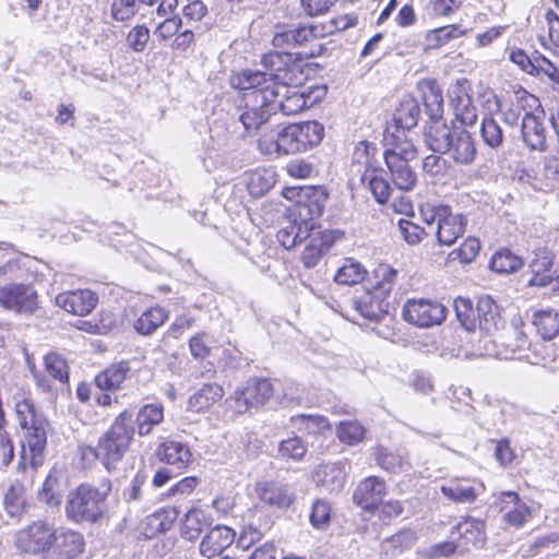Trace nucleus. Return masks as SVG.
<instances>
[{"label": "nucleus", "instance_id": "obj_17", "mask_svg": "<svg viewBox=\"0 0 559 559\" xmlns=\"http://www.w3.org/2000/svg\"><path fill=\"white\" fill-rule=\"evenodd\" d=\"M522 138L531 150L544 151L546 148L547 131L543 110L524 114L522 118Z\"/></svg>", "mask_w": 559, "mask_h": 559}, {"label": "nucleus", "instance_id": "obj_35", "mask_svg": "<svg viewBox=\"0 0 559 559\" xmlns=\"http://www.w3.org/2000/svg\"><path fill=\"white\" fill-rule=\"evenodd\" d=\"M417 157V148L404 132L396 135L393 146L385 151V163H409Z\"/></svg>", "mask_w": 559, "mask_h": 559}, {"label": "nucleus", "instance_id": "obj_49", "mask_svg": "<svg viewBox=\"0 0 559 559\" xmlns=\"http://www.w3.org/2000/svg\"><path fill=\"white\" fill-rule=\"evenodd\" d=\"M361 182L367 185L376 201L383 204L389 200L391 188L389 182L379 176L376 169L365 170L361 176Z\"/></svg>", "mask_w": 559, "mask_h": 559}, {"label": "nucleus", "instance_id": "obj_7", "mask_svg": "<svg viewBox=\"0 0 559 559\" xmlns=\"http://www.w3.org/2000/svg\"><path fill=\"white\" fill-rule=\"evenodd\" d=\"M402 317L412 325L428 329L445 320L447 308L431 299H408L403 306Z\"/></svg>", "mask_w": 559, "mask_h": 559}, {"label": "nucleus", "instance_id": "obj_24", "mask_svg": "<svg viewBox=\"0 0 559 559\" xmlns=\"http://www.w3.org/2000/svg\"><path fill=\"white\" fill-rule=\"evenodd\" d=\"M234 537L235 533L231 528L217 525L203 537L200 544V552L203 557L213 558L230 546Z\"/></svg>", "mask_w": 559, "mask_h": 559}, {"label": "nucleus", "instance_id": "obj_6", "mask_svg": "<svg viewBox=\"0 0 559 559\" xmlns=\"http://www.w3.org/2000/svg\"><path fill=\"white\" fill-rule=\"evenodd\" d=\"M132 413L121 412L109 430L99 439L97 452L107 462H116L128 451L134 436Z\"/></svg>", "mask_w": 559, "mask_h": 559}, {"label": "nucleus", "instance_id": "obj_51", "mask_svg": "<svg viewBox=\"0 0 559 559\" xmlns=\"http://www.w3.org/2000/svg\"><path fill=\"white\" fill-rule=\"evenodd\" d=\"M376 460L383 469L394 474L405 472L409 467V463L406 457L389 452L383 447H378L376 449Z\"/></svg>", "mask_w": 559, "mask_h": 559}, {"label": "nucleus", "instance_id": "obj_21", "mask_svg": "<svg viewBox=\"0 0 559 559\" xmlns=\"http://www.w3.org/2000/svg\"><path fill=\"white\" fill-rule=\"evenodd\" d=\"M312 480L328 492H338L346 480L345 466L341 463L321 464L312 472Z\"/></svg>", "mask_w": 559, "mask_h": 559}, {"label": "nucleus", "instance_id": "obj_55", "mask_svg": "<svg viewBox=\"0 0 559 559\" xmlns=\"http://www.w3.org/2000/svg\"><path fill=\"white\" fill-rule=\"evenodd\" d=\"M487 102L489 104V109H496L502 112L504 121L514 126L518 123L521 115L522 105L520 102L518 103H511L509 108L504 109V104L498 98L496 94L492 92H489Z\"/></svg>", "mask_w": 559, "mask_h": 559}, {"label": "nucleus", "instance_id": "obj_42", "mask_svg": "<svg viewBox=\"0 0 559 559\" xmlns=\"http://www.w3.org/2000/svg\"><path fill=\"white\" fill-rule=\"evenodd\" d=\"M311 229L304 224L288 221V225L277 231L278 242L287 250L294 248L297 243L310 237Z\"/></svg>", "mask_w": 559, "mask_h": 559}, {"label": "nucleus", "instance_id": "obj_63", "mask_svg": "<svg viewBox=\"0 0 559 559\" xmlns=\"http://www.w3.org/2000/svg\"><path fill=\"white\" fill-rule=\"evenodd\" d=\"M45 368L55 379H58L61 382L68 380V365L60 355L51 353L45 356Z\"/></svg>", "mask_w": 559, "mask_h": 559}, {"label": "nucleus", "instance_id": "obj_15", "mask_svg": "<svg viewBox=\"0 0 559 559\" xmlns=\"http://www.w3.org/2000/svg\"><path fill=\"white\" fill-rule=\"evenodd\" d=\"M98 297L90 289H76L60 293L55 298V304L74 316H86L96 307Z\"/></svg>", "mask_w": 559, "mask_h": 559}, {"label": "nucleus", "instance_id": "obj_37", "mask_svg": "<svg viewBox=\"0 0 559 559\" xmlns=\"http://www.w3.org/2000/svg\"><path fill=\"white\" fill-rule=\"evenodd\" d=\"M210 524L203 511L191 509L183 516L180 534L188 540H195Z\"/></svg>", "mask_w": 559, "mask_h": 559}, {"label": "nucleus", "instance_id": "obj_39", "mask_svg": "<svg viewBox=\"0 0 559 559\" xmlns=\"http://www.w3.org/2000/svg\"><path fill=\"white\" fill-rule=\"evenodd\" d=\"M311 31L306 26L293 28L277 27L274 33L272 44L275 48L288 49L307 40Z\"/></svg>", "mask_w": 559, "mask_h": 559}, {"label": "nucleus", "instance_id": "obj_2", "mask_svg": "<svg viewBox=\"0 0 559 559\" xmlns=\"http://www.w3.org/2000/svg\"><path fill=\"white\" fill-rule=\"evenodd\" d=\"M84 549L85 539L80 532L37 524V559H75Z\"/></svg>", "mask_w": 559, "mask_h": 559}, {"label": "nucleus", "instance_id": "obj_41", "mask_svg": "<svg viewBox=\"0 0 559 559\" xmlns=\"http://www.w3.org/2000/svg\"><path fill=\"white\" fill-rule=\"evenodd\" d=\"M533 324L544 340H552L559 333V311L539 310L534 314Z\"/></svg>", "mask_w": 559, "mask_h": 559}, {"label": "nucleus", "instance_id": "obj_52", "mask_svg": "<svg viewBox=\"0 0 559 559\" xmlns=\"http://www.w3.org/2000/svg\"><path fill=\"white\" fill-rule=\"evenodd\" d=\"M453 307L455 314L462 326L469 332L477 331L476 323V308H473V302L468 298L457 297L454 299Z\"/></svg>", "mask_w": 559, "mask_h": 559}, {"label": "nucleus", "instance_id": "obj_5", "mask_svg": "<svg viewBox=\"0 0 559 559\" xmlns=\"http://www.w3.org/2000/svg\"><path fill=\"white\" fill-rule=\"evenodd\" d=\"M530 347V341L524 331V322L521 317H514L509 326L496 338L485 340L479 346L480 356L499 357L503 359L521 358L522 353Z\"/></svg>", "mask_w": 559, "mask_h": 559}, {"label": "nucleus", "instance_id": "obj_34", "mask_svg": "<svg viewBox=\"0 0 559 559\" xmlns=\"http://www.w3.org/2000/svg\"><path fill=\"white\" fill-rule=\"evenodd\" d=\"M129 371L128 361L112 364L96 376L95 383L100 390H117L126 380Z\"/></svg>", "mask_w": 559, "mask_h": 559}, {"label": "nucleus", "instance_id": "obj_1", "mask_svg": "<svg viewBox=\"0 0 559 559\" xmlns=\"http://www.w3.org/2000/svg\"><path fill=\"white\" fill-rule=\"evenodd\" d=\"M261 62L275 78L267 102L275 108L278 107L284 115H296L305 108L312 107L324 97L326 93L324 86H299L304 80V73L300 66L293 61L290 53L271 51L263 55Z\"/></svg>", "mask_w": 559, "mask_h": 559}, {"label": "nucleus", "instance_id": "obj_56", "mask_svg": "<svg viewBox=\"0 0 559 559\" xmlns=\"http://www.w3.org/2000/svg\"><path fill=\"white\" fill-rule=\"evenodd\" d=\"M337 437L348 445L359 443L365 437V428L358 421H343L337 427Z\"/></svg>", "mask_w": 559, "mask_h": 559}, {"label": "nucleus", "instance_id": "obj_16", "mask_svg": "<svg viewBox=\"0 0 559 559\" xmlns=\"http://www.w3.org/2000/svg\"><path fill=\"white\" fill-rule=\"evenodd\" d=\"M476 313L477 330L488 337L496 338L503 328V320L495 300L489 296L480 297L476 305Z\"/></svg>", "mask_w": 559, "mask_h": 559}, {"label": "nucleus", "instance_id": "obj_31", "mask_svg": "<svg viewBox=\"0 0 559 559\" xmlns=\"http://www.w3.org/2000/svg\"><path fill=\"white\" fill-rule=\"evenodd\" d=\"M297 144L300 152H305L318 145L324 135V128L318 121H305L293 123Z\"/></svg>", "mask_w": 559, "mask_h": 559}, {"label": "nucleus", "instance_id": "obj_8", "mask_svg": "<svg viewBox=\"0 0 559 559\" xmlns=\"http://www.w3.org/2000/svg\"><path fill=\"white\" fill-rule=\"evenodd\" d=\"M273 393V385L269 380H249L235 391L228 402L236 413L243 414L251 407L264 405Z\"/></svg>", "mask_w": 559, "mask_h": 559}, {"label": "nucleus", "instance_id": "obj_32", "mask_svg": "<svg viewBox=\"0 0 559 559\" xmlns=\"http://www.w3.org/2000/svg\"><path fill=\"white\" fill-rule=\"evenodd\" d=\"M418 88L429 115V118L442 116L443 95L442 90L433 80H423L418 83Z\"/></svg>", "mask_w": 559, "mask_h": 559}, {"label": "nucleus", "instance_id": "obj_38", "mask_svg": "<svg viewBox=\"0 0 559 559\" xmlns=\"http://www.w3.org/2000/svg\"><path fill=\"white\" fill-rule=\"evenodd\" d=\"M457 532L464 540V546L483 547L486 540L485 523L480 520L466 519L457 524Z\"/></svg>", "mask_w": 559, "mask_h": 559}, {"label": "nucleus", "instance_id": "obj_64", "mask_svg": "<svg viewBox=\"0 0 559 559\" xmlns=\"http://www.w3.org/2000/svg\"><path fill=\"white\" fill-rule=\"evenodd\" d=\"M464 32L457 25H447L436 28L427 35V39L431 46H441L452 38L460 37Z\"/></svg>", "mask_w": 559, "mask_h": 559}, {"label": "nucleus", "instance_id": "obj_4", "mask_svg": "<svg viewBox=\"0 0 559 559\" xmlns=\"http://www.w3.org/2000/svg\"><path fill=\"white\" fill-rule=\"evenodd\" d=\"M109 481L102 489L81 485L69 493L66 504L68 518L74 522L96 523L100 521L107 511L106 499L110 492Z\"/></svg>", "mask_w": 559, "mask_h": 559}, {"label": "nucleus", "instance_id": "obj_13", "mask_svg": "<svg viewBox=\"0 0 559 559\" xmlns=\"http://www.w3.org/2000/svg\"><path fill=\"white\" fill-rule=\"evenodd\" d=\"M444 498L454 503H473L485 491L483 481L469 478H450L440 487Z\"/></svg>", "mask_w": 559, "mask_h": 559}, {"label": "nucleus", "instance_id": "obj_10", "mask_svg": "<svg viewBox=\"0 0 559 559\" xmlns=\"http://www.w3.org/2000/svg\"><path fill=\"white\" fill-rule=\"evenodd\" d=\"M264 69L265 71L243 69L234 72L229 78V84L236 90H257L253 93L254 103H259V98L263 102L270 100L269 92L275 84V78L271 75L270 69Z\"/></svg>", "mask_w": 559, "mask_h": 559}, {"label": "nucleus", "instance_id": "obj_11", "mask_svg": "<svg viewBox=\"0 0 559 559\" xmlns=\"http://www.w3.org/2000/svg\"><path fill=\"white\" fill-rule=\"evenodd\" d=\"M16 416L22 429L25 430L26 443L22 442L20 459V466L25 468L27 465L32 468L35 467V409L31 400L23 399L16 402L15 405Z\"/></svg>", "mask_w": 559, "mask_h": 559}, {"label": "nucleus", "instance_id": "obj_25", "mask_svg": "<svg viewBox=\"0 0 559 559\" xmlns=\"http://www.w3.org/2000/svg\"><path fill=\"white\" fill-rule=\"evenodd\" d=\"M500 502L501 510L504 512L503 519L512 526H522L532 515L527 504L522 502L514 491L502 492Z\"/></svg>", "mask_w": 559, "mask_h": 559}, {"label": "nucleus", "instance_id": "obj_23", "mask_svg": "<svg viewBox=\"0 0 559 559\" xmlns=\"http://www.w3.org/2000/svg\"><path fill=\"white\" fill-rule=\"evenodd\" d=\"M466 221L460 214H453L451 210H441L437 228V239L442 246H452L464 234Z\"/></svg>", "mask_w": 559, "mask_h": 559}, {"label": "nucleus", "instance_id": "obj_28", "mask_svg": "<svg viewBox=\"0 0 559 559\" xmlns=\"http://www.w3.org/2000/svg\"><path fill=\"white\" fill-rule=\"evenodd\" d=\"M255 492L262 502L280 508L288 507L294 500L286 486L273 481L257 484Z\"/></svg>", "mask_w": 559, "mask_h": 559}, {"label": "nucleus", "instance_id": "obj_45", "mask_svg": "<svg viewBox=\"0 0 559 559\" xmlns=\"http://www.w3.org/2000/svg\"><path fill=\"white\" fill-rule=\"evenodd\" d=\"M63 492V485L57 476L49 474L46 478L41 490L38 492L37 498L44 501L50 509H58Z\"/></svg>", "mask_w": 559, "mask_h": 559}, {"label": "nucleus", "instance_id": "obj_47", "mask_svg": "<svg viewBox=\"0 0 559 559\" xmlns=\"http://www.w3.org/2000/svg\"><path fill=\"white\" fill-rule=\"evenodd\" d=\"M394 185L400 190L409 191L417 183V176L408 163H386Z\"/></svg>", "mask_w": 559, "mask_h": 559}, {"label": "nucleus", "instance_id": "obj_27", "mask_svg": "<svg viewBox=\"0 0 559 559\" xmlns=\"http://www.w3.org/2000/svg\"><path fill=\"white\" fill-rule=\"evenodd\" d=\"M156 455L160 462L186 468L192 462V453L187 444L177 441H166L159 444Z\"/></svg>", "mask_w": 559, "mask_h": 559}, {"label": "nucleus", "instance_id": "obj_46", "mask_svg": "<svg viewBox=\"0 0 559 559\" xmlns=\"http://www.w3.org/2000/svg\"><path fill=\"white\" fill-rule=\"evenodd\" d=\"M366 275V269L358 261L349 258L338 269L334 280L340 284L355 285L364 281Z\"/></svg>", "mask_w": 559, "mask_h": 559}, {"label": "nucleus", "instance_id": "obj_36", "mask_svg": "<svg viewBox=\"0 0 559 559\" xmlns=\"http://www.w3.org/2000/svg\"><path fill=\"white\" fill-rule=\"evenodd\" d=\"M397 271L389 264H380L374 270V282L369 292L379 298L385 299L392 292L396 282Z\"/></svg>", "mask_w": 559, "mask_h": 559}, {"label": "nucleus", "instance_id": "obj_59", "mask_svg": "<svg viewBox=\"0 0 559 559\" xmlns=\"http://www.w3.org/2000/svg\"><path fill=\"white\" fill-rule=\"evenodd\" d=\"M481 136L490 147H498L502 144L503 133L500 126L493 118L485 117L481 123Z\"/></svg>", "mask_w": 559, "mask_h": 559}, {"label": "nucleus", "instance_id": "obj_30", "mask_svg": "<svg viewBox=\"0 0 559 559\" xmlns=\"http://www.w3.org/2000/svg\"><path fill=\"white\" fill-rule=\"evenodd\" d=\"M164 420V407L159 403H151L143 405L135 418V425L139 436L150 435L153 429L160 425Z\"/></svg>", "mask_w": 559, "mask_h": 559}, {"label": "nucleus", "instance_id": "obj_22", "mask_svg": "<svg viewBox=\"0 0 559 559\" xmlns=\"http://www.w3.org/2000/svg\"><path fill=\"white\" fill-rule=\"evenodd\" d=\"M240 114L238 120L243 126L247 135L255 133L264 123H266L275 110L274 105L269 102L259 100L254 105L246 104L239 108Z\"/></svg>", "mask_w": 559, "mask_h": 559}, {"label": "nucleus", "instance_id": "obj_26", "mask_svg": "<svg viewBox=\"0 0 559 559\" xmlns=\"http://www.w3.org/2000/svg\"><path fill=\"white\" fill-rule=\"evenodd\" d=\"M447 153L451 155L455 163L463 165L472 164L477 153L476 143L472 134L462 128H454L451 148Z\"/></svg>", "mask_w": 559, "mask_h": 559}, {"label": "nucleus", "instance_id": "obj_19", "mask_svg": "<svg viewBox=\"0 0 559 559\" xmlns=\"http://www.w3.org/2000/svg\"><path fill=\"white\" fill-rule=\"evenodd\" d=\"M385 495V481L377 476H370L358 484L353 498L362 509L374 510L382 503Z\"/></svg>", "mask_w": 559, "mask_h": 559}, {"label": "nucleus", "instance_id": "obj_12", "mask_svg": "<svg viewBox=\"0 0 559 559\" xmlns=\"http://www.w3.org/2000/svg\"><path fill=\"white\" fill-rule=\"evenodd\" d=\"M450 105L457 120L472 126L477 120V109L471 96V85L467 80H459L449 88Z\"/></svg>", "mask_w": 559, "mask_h": 559}, {"label": "nucleus", "instance_id": "obj_44", "mask_svg": "<svg viewBox=\"0 0 559 559\" xmlns=\"http://www.w3.org/2000/svg\"><path fill=\"white\" fill-rule=\"evenodd\" d=\"M420 109L417 102L413 98H407L401 102L394 114V121L396 126L404 130L412 129L418 122Z\"/></svg>", "mask_w": 559, "mask_h": 559}, {"label": "nucleus", "instance_id": "obj_43", "mask_svg": "<svg viewBox=\"0 0 559 559\" xmlns=\"http://www.w3.org/2000/svg\"><path fill=\"white\" fill-rule=\"evenodd\" d=\"M384 300L368 290L355 301V306L364 318L374 321L385 312Z\"/></svg>", "mask_w": 559, "mask_h": 559}, {"label": "nucleus", "instance_id": "obj_53", "mask_svg": "<svg viewBox=\"0 0 559 559\" xmlns=\"http://www.w3.org/2000/svg\"><path fill=\"white\" fill-rule=\"evenodd\" d=\"M522 265V259L509 250L496 252L490 260V269L501 274L515 272Z\"/></svg>", "mask_w": 559, "mask_h": 559}, {"label": "nucleus", "instance_id": "obj_61", "mask_svg": "<svg viewBox=\"0 0 559 559\" xmlns=\"http://www.w3.org/2000/svg\"><path fill=\"white\" fill-rule=\"evenodd\" d=\"M377 148L374 145L362 141L359 142L354 150L353 160L355 164L359 166H364L365 170H373V158L376 155Z\"/></svg>", "mask_w": 559, "mask_h": 559}, {"label": "nucleus", "instance_id": "obj_57", "mask_svg": "<svg viewBox=\"0 0 559 559\" xmlns=\"http://www.w3.org/2000/svg\"><path fill=\"white\" fill-rule=\"evenodd\" d=\"M142 0H114L111 3V16L118 22L131 20L138 13Z\"/></svg>", "mask_w": 559, "mask_h": 559}, {"label": "nucleus", "instance_id": "obj_14", "mask_svg": "<svg viewBox=\"0 0 559 559\" xmlns=\"http://www.w3.org/2000/svg\"><path fill=\"white\" fill-rule=\"evenodd\" d=\"M0 306L15 312L32 313L35 308V290L31 285H5L0 288Z\"/></svg>", "mask_w": 559, "mask_h": 559}, {"label": "nucleus", "instance_id": "obj_58", "mask_svg": "<svg viewBox=\"0 0 559 559\" xmlns=\"http://www.w3.org/2000/svg\"><path fill=\"white\" fill-rule=\"evenodd\" d=\"M278 452L282 457L299 461L307 453V445L299 437H290L280 443Z\"/></svg>", "mask_w": 559, "mask_h": 559}, {"label": "nucleus", "instance_id": "obj_29", "mask_svg": "<svg viewBox=\"0 0 559 559\" xmlns=\"http://www.w3.org/2000/svg\"><path fill=\"white\" fill-rule=\"evenodd\" d=\"M178 516L175 508H160L153 514L146 516L143 523V534L147 538H153L158 534L165 533L173 526Z\"/></svg>", "mask_w": 559, "mask_h": 559}, {"label": "nucleus", "instance_id": "obj_18", "mask_svg": "<svg viewBox=\"0 0 559 559\" xmlns=\"http://www.w3.org/2000/svg\"><path fill=\"white\" fill-rule=\"evenodd\" d=\"M554 253L547 248H539L534 252L530 261L532 277L528 280L530 286L544 287L552 283L557 269L554 264Z\"/></svg>", "mask_w": 559, "mask_h": 559}, {"label": "nucleus", "instance_id": "obj_33", "mask_svg": "<svg viewBox=\"0 0 559 559\" xmlns=\"http://www.w3.org/2000/svg\"><path fill=\"white\" fill-rule=\"evenodd\" d=\"M224 390L218 384H205L188 400V408L192 412L207 411L215 403L221 401Z\"/></svg>", "mask_w": 559, "mask_h": 559}, {"label": "nucleus", "instance_id": "obj_20", "mask_svg": "<svg viewBox=\"0 0 559 559\" xmlns=\"http://www.w3.org/2000/svg\"><path fill=\"white\" fill-rule=\"evenodd\" d=\"M453 138L454 128L448 126L442 116L429 118L425 128V142L431 151L447 153Z\"/></svg>", "mask_w": 559, "mask_h": 559}, {"label": "nucleus", "instance_id": "obj_50", "mask_svg": "<svg viewBox=\"0 0 559 559\" xmlns=\"http://www.w3.org/2000/svg\"><path fill=\"white\" fill-rule=\"evenodd\" d=\"M292 424L299 431L308 435L324 433L325 430L331 429L328 419L319 415H297L292 417Z\"/></svg>", "mask_w": 559, "mask_h": 559}, {"label": "nucleus", "instance_id": "obj_62", "mask_svg": "<svg viewBox=\"0 0 559 559\" xmlns=\"http://www.w3.org/2000/svg\"><path fill=\"white\" fill-rule=\"evenodd\" d=\"M274 182V176L271 171H254L250 176L248 187L252 194L260 195L267 192L273 187Z\"/></svg>", "mask_w": 559, "mask_h": 559}, {"label": "nucleus", "instance_id": "obj_48", "mask_svg": "<svg viewBox=\"0 0 559 559\" xmlns=\"http://www.w3.org/2000/svg\"><path fill=\"white\" fill-rule=\"evenodd\" d=\"M3 506L11 518H20L26 508L24 487L20 484L12 485L4 495Z\"/></svg>", "mask_w": 559, "mask_h": 559}, {"label": "nucleus", "instance_id": "obj_9", "mask_svg": "<svg viewBox=\"0 0 559 559\" xmlns=\"http://www.w3.org/2000/svg\"><path fill=\"white\" fill-rule=\"evenodd\" d=\"M258 147L270 157L299 153L294 124L264 132L258 140Z\"/></svg>", "mask_w": 559, "mask_h": 559}, {"label": "nucleus", "instance_id": "obj_54", "mask_svg": "<svg viewBox=\"0 0 559 559\" xmlns=\"http://www.w3.org/2000/svg\"><path fill=\"white\" fill-rule=\"evenodd\" d=\"M479 250V240L475 237H467L457 249L449 253L448 259L450 261L459 260L463 264H468L476 259Z\"/></svg>", "mask_w": 559, "mask_h": 559}, {"label": "nucleus", "instance_id": "obj_60", "mask_svg": "<svg viewBox=\"0 0 559 559\" xmlns=\"http://www.w3.org/2000/svg\"><path fill=\"white\" fill-rule=\"evenodd\" d=\"M536 76L548 84L552 92L559 94V68L548 58L544 57L542 59Z\"/></svg>", "mask_w": 559, "mask_h": 559}, {"label": "nucleus", "instance_id": "obj_40", "mask_svg": "<svg viewBox=\"0 0 559 559\" xmlns=\"http://www.w3.org/2000/svg\"><path fill=\"white\" fill-rule=\"evenodd\" d=\"M168 319V312L160 307L146 309L134 323V329L142 335L152 334Z\"/></svg>", "mask_w": 559, "mask_h": 559}, {"label": "nucleus", "instance_id": "obj_3", "mask_svg": "<svg viewBox=\"0 0 559 559\" xmlns=\"http://www.w3.org/2000/svg\"><path fill=\"white\" fill-rule=\"evenodd\" d=\"M282 195L294 204L287 209V219L304 224L312 230L313 221L319 218L324 211L329 193L323 187H286Z\"/></svg>", "mask_w": 559, "mask_h": 559}]
</instances>
